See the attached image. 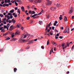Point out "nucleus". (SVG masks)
Listing matches in <instances>:
<instances>
[{"instance_id":"obj_1","label":"nucleus","mask_w":74,"mask_h":74,"mask_svg":"<svg viewBox=\"0 0 74 74\" xmlns=\"http://www.w3.org/2000/svg\"><path fill=\"white\" fill-rule=\"evenodd\" d=\"M52 1H50L49 2H48L46 3V5H49L52 4Z\"/></svg>"},{"instance_id":"obj_2","label":"nucleus","mask_w":74,"mask_h":74,"mask_svg":"<svg viewBox=\"0 0 74 74\" xmlns=\"http://www.w3.org/2000/svg\"><path fill=\"white\" fill-rule=\"evenodd\" d=\"M70 9V12H69V13L70 14H72V12H73V8H71Z\"/></svg>"},{"instance_id":"obj_3","label":"nucleus","mask_w":74,"mask_h":74,"mask_svg":"<svg viewBox=\"0 0 74 74\" xmlns=\"http://www.w3.org/2000/svg\"><path fill=\"white\" fill-rule=\"evenodd\" d=\"M56 9V7H51L50 8V10H52V11H53V10H55Z\"/></svg>"},{"instance_id":"obj_4","label":"nucleus","mask_w":74,"mask_h":74,"mask_svg":"<svg viewBox=\"0 0 74 74\" xmlns=\"http://www.w3.org/2000/svg\"><path fill=\"white\" fill-rule=\"evenodd\" d=\"M21 41H23V42H27V40L21 39Z\"/></svg>"},{"instance_id":"obj_5","label":"nucleus","mask_w":74,"mask_h":74,"mask_svg":"<svg viewBox=\"0 0 74 74\" xmlns=\"http://www.w3.org/2000/svg\"><path fill=\"white\" fill-rule=\"evenodd\" d=\"M56 7H61V5L59 3H57L56 5Z\"/></svg>"},{"instance_id":"obj_6","label":"nucleus","mask_w":74,"mask_h":74,"mask_svg":"<svg viewBox=\"0 0 74 74\" xmlns=\"http://www.w3.org/2000/svg\"><path fill=\"white\" fill-rule=\"evenodd\" d=\"M16 22V21L14 20V19L13 18L12 20V23H15Z\"/></svg>"},{"instance_id":"obj_7","label":"nucleus","mask_w":74,"mask_h":74,"mask_svg":"<svg viewBox=\"0 0 74 74\" xmlns=\"http://www.w3.org/2000/svg\"><path fill=\"white\" fill-rule=\"evenodd\" d=\"M64 21L65 22L67 21V18H66V16H65V18H64Z\"/></svg>"},{"instance_id":"obj_8","label":"nucleus","mask_w":74,"mask_h":74,"mask_svg":"<svg viewBox=\"0 0 74 74\" xmlns=\"http://www.w3.org/2000/svg\"><path fill=\"white\" fill-rule=\"evenodd\" d=\"M22 11H25V8L23 6L21 7V8Z\"/></svg>"},{"instance_id":"obj_9","label":"nucleus","mask_w":74,"mask_h":74,"mask_svg":"<svg viewBox=\"0 0 74 74\" xmlns=\"http://www.w3.org/2000/svg\"><path fill=\"white\" fill-rule=\"evenodd\" d=\"M14 11H15L14 10L12 9V10H10V13H13L14 12Z\"/></svg>"},{"instance_id":"obj_10","label":"nucleus","mask_w":74,"mask_h":74,"mask_svg":"<svg viewBox=\"0 0 74 74\" xmlns=\"http://www.w3.org/2000/svg\"><path fill=\"white\" fill-rule=\"evenodd\" d=\"M36 3H40L41 2V0H36Z\"/></svg>"},{"instance_id":"obj_11","label":"nucleus","mask_w":74,"mask_h":74,"mask_svg":"<svg viewBox=\"0 0 74 74\" xmlns=\"http://www.w3.org/2000/svg\"><path fill=\"white\" fill-rule=\"evenodd\" d=\"M49 16H50V14H48L47 15H46V18H47V19H48V18H49Z\"/></svg>"},{"instance_id":"obj_12","label":"nucleus","mask_w":74,"mask_h":74,"mask_svg":"<svg viewBox=\"0 0 74 74\" xmlns=\"http://www.w3.org/2000/svg\"><path fill=\"white\" fill-rule=\"evenodd\" d=\"M48 25H47L46 27V29H45L46 31H47V30H48Z\"/></svg>"},{"instance_id":"obj_13","label":"nucleus","mask_w":74,"mask_h":74,"mask_svg":"<svg viewBox=\"0 0 74 74\" xmlns=\"http://www.w3.org/2000/svg\"><path fill=\"white\" fill-rule=\"evenodd\" d=\"M14 71L15 73L16 72V71L17 70V69L16 68H14Z\"/></svg>"},{"instance_id":"obj_14","label":"nucleus","mask_w":74,"mask_h":74,"mask_svg":"<svg viewBox=\"0 0 74 74\" xmlns=\"http://www.w3.org/2000/svg\"><path fill=\"white\" fill-rule=\"evenodd\" d=\"M33 40H32L31 41H29V42H30V44H32L33 42Z\"/></svg>"},{"instance_id":"obj_15","label":"nucleus","mask_w":74,"mask_h":74,"mask_svg":"<svg viewBox=\"0 0 74 74\" xmlns=\"http://www.w3.org/2000/svg\"><path fill=\"white\" fill-rule=\"evenodd\" d=\"M10 38L8 37L6 38L5 40H10Z\"/></svg>"},{"instance_id":"obj_16","label":"nucleus","mask_w":74,"mask_h":74,"mask_svg":"<svg viewBox=\"0 0 74 74\" xmlns=\"http://www.w3.org/2000/svg\"><path fill=\"white\" fill-rule=\"evenodd\" d=\"M10 23H8V24H7V26L8 27H10Z\"/></svg>"},{"instance_id":"obj_17","label":"nucleus","mask_w":74,"mask_h":74,"mask_svg":"<svg viewBox=\"0 0 74 74\" xmlns=\"http://www.w3.org/2000/svg\"><path fill=\"white\" fill-rule=\"evenodd\" d=\"M30 47L29 46H28L27 47H26V49H29V48H30Z\"/></svg>"},{"instance_id":"obj_18","label":"nucleus","mask_w":74,"mask_h":74,"mask_svg":"<svg viewBox=\"0 0 74 74\" xmlns=\"http://www.w3.org/2000/svg\"><path fill=\"white\" fill-rule=\"evenodd\" d=\"M3 26H4V28H5V29H7V27L6 25H4Z\"/></svg>"},{"instance_id":"obj_19","label":"nucleus","mask_w":74,"mask_h":74,"mask_svg":"<svg viewBox=\"0 0 74 74\" xmlns=\"http://www.w3.org/2000/svg\"><path fill=\"white\" fill-rule=\"evenodd\" d=\"M11 14V15H12V14H11L10 13H9L8 14V15H10Z\"/></svg>"},{"instance_id":"obj_20","label":"nucleus","mask_w":74,"mask_h":74,"mask_svg":"<svg viewBox=\"0 0 74 74\" xmlns=\"http://www.w3.org/2000/svg\"><path fill=\"white\" fill-rule=\"evenodd\" d=\"M67 29H65V30L64 31L63 33H67Z\"/></svg>"},{"instance_id":"obj_21","label":"nucleus","mask_w":74,"mask_h":74,"mask_svg":"<svg viewBox=\"0 0 74 74\" xmlns=\"http://www.w3.org/2000/svg\"><path fill=\"white\" fill-rule=\"evenodd\" d=\"M1 32H5V30H4V29H3L1 30Z\"/></svg>"},{"instance_id":"obj_22","label":"nucleus","mask_w":74,"mask_h":74,"mask_svg":"<svg viewBox=\"0 0 74 74\" xmlns=\"http://www.w3.org/2000/svg\"><path fill=\"white\" fill-rule=\"evenodd\" d=\"M28 12H29V14H30L31 13H32V11L31 10H29V11Z\"/></svg>"},{"instance_id":"obj_23","label":"nucleus","mask_w":74,"mask_h":74,"mask_svg":"<svg viewBox=\"0 0 74 74\" xmlns=\"http://www.w3.org/2000/svg\"><path fill=\"white\" fill-rule=\"evenodd\" d=\"M15 4L16 5V6H17L18 5V3H17L16 2H15Z\"/></svg>"},{"instance_id":"obj_24","label":"nucleus","mask_w":74,"mask_h":74,"mask_svg":"<svg viewBox=\"0 0 74 74\" xmlns=\"http://www.w3.org/2000/svg\"><path fill=\"white\" fill-rule=\"evenodd\" d=\"M13 41H15V40H16V38H13Z\"/></svg>"},{"instance_id":"obj_25","label":"nucleus","mask_w":74,"mask_h":74,"mask_svg":"<svg viewBox=\"0 0 74 74\" xmlns=\"http://www.w3.org/2000/svg\"><path fill=\"white\" fill-rule=\"evenodd\" d=\"M49 40H48L47 42V45H48V44H49Z\"/></svg>"},{"instance_id":"obj_26","label":"nucleus","mask_w":74,"mask_h":74,"mask_svg":"<svg viewBox=\"0 0 74 74\" xmlns=\"http://www.w3.org/2000/svg\"><path fill=\"white\" fill-rule=\"evenodd\" d=\"M42 23V22L41 21H39V24H40V25H41Z\"/></svg>"},{"instance_id":"obj_27","label":"nucleus","mask_w":74,"mask_h":74,"mask_svg":"<svg viewBox=\"0 0 74 74\" xmlns=\"http://www.w3.org/2000/svg\"><path fill=\"white\" fill-rule=\"evenodd\" d=\"M27 20H29V19H30V17H27Z\"/></svg>"},{"instance_id":"obj_28","label":"nucleus","mask_w":74,"mask_h":74,"mask_svg":"<svg viewBox=\"0 0 74 74\" xmlns=\"http://www.w3.org/2000/svg\"><path fill=\"white\" fill-rule=\"evenodd\" d=\"M6 19L7 18H4L3 19V21H5L6 20Z\"/></svg>"},{"instance_id":"obj_29","label":"nucleus","mask_w":74,"mask_h":74,"mask_svg":"<svg viewBox=\"0 0 74 74\" xmlns=\"http://www.w3.org/2000/svg\"><path fill=\"white\" fill-rule=\"evenodd\" d=\"M11 3H15V1H14L13 0H12L11 1Z\"/></svg>"},{"instance_id":"obj_30","label":"nucleus","mask_w":74,"mask_h":74,"mask_svg":"<svg viewBox=\"0 0 74 74\" xmlns=\"http://www.w3.org/2000/svg\"><path fill=\"white\" fill-rule=\"evenodd\" d=\"M10 32H6L5 34L6 35H7V34H8V33H10Z\"/></svg>"},{"instance_id":"obj_31","label":"nucleus","mask_w":74,"mask_h":74,"mask_svg":"<svg viewBox=\"0 0 74 74\" xmlns=\"http://www.w3.org/2000/svg\"><path fill=\"white\" fill-rule=\"evenodd\" d=\"M17 16H18V15H17V14H16V15H15L14 16L15 18H16Z\"/></svg>"},{"instance_id":"obj_32","label":"nucleus","mask_w":74,"mask_h":74,"mask_svg":"<svg viewBox=\"0 0 74 74\" xmlns=\"http://www.w3.org/2000/svg\"><path fill=\"white\" fill-rule=\"evenodd\" d=\"M51 22H50L48 25V26L49 27L50 26H51Z\"/></svg>"},{"instance_id":"obj_33","label":"nucleus","mask_w":74,"mask_h":74,"mask_svg":"<svg viewBox=\"0 0 74 74\" xmlns=\"http://www.w3.org/2000/svg\"><path fill=\"white\" fill-rule=\"evenodd\" d=\"M32 13H33L34 14H35V11H32Z\"/></svg>"},{"instance_id":"obj_34","label":"nucleus","mask_w":74,"mask_h":74,"mask_svg":"<svg viewBox=\"0 0 74 74\" xmlns=\"http://www.w3.org/2000/svg\"><path fill=\"white\" fill-rule=\"evenodd\" d=\"M53 43L54 45L57 44V43H56V42H55L54 41H53Z\"/></svg>"},{"instance_id":"obj_35","label":"nucleus","mask_w":74,"mask_h":74,"mask_svg":"<svg viewBox=\"0 0 74 74\" xmlns=\"http://www.w3.org/2000/svg\"><path fill=\"white\" fill-rule=\"evenodd\" d=\"M60 20L61 21L62 20V17L61 16H60L59 17Z\"/></svg>"},{"instance_id":"obj_36","label":"nucleus","mask_w":74,"mask_h":74,"mask_svg":"<svg viewBox=\"0 0 74 74\" xmlns=\"http://www.w3.org/2000/svg\"><path fill=\"white\" fill-rule=\"evenodd\" d=\"M10 19H12V18H13V16L11 15V16H10Z\"/></svg>"},{"instance_id":"obj_37","label":"nucleus","mask_w":74,"mask_h":74,"mask_svg":"<svg viewBox=\"0 0 74 74\" xmlns=\"http://www.w3.org/2000/svg\"><path fill=\"white\" fill-rule=\"evenodd\" d=\"M3 27H0V30H1L3 29Z\"/></svg>"},{"instance_id":"obj_38","label":"nucleus","mask_w":74,"mask_h":74,"mask_svg":"<svg viewBox=\"0 0 74 74\" xmlns=\"http://www.w3.org/2000/svg\"><path fill=\"white\" fill-rule=\"evenodd\" d=\"M9 5H12V3L11 2L9 3Z\"/></svg>"},{"instance_id":"obj_39","label":"nucleus","mask_w":74,"mask_h":74,"mask_svg":"<svg viewBox=\"0 0 74 74\" xmlns=\"http://www.w3.org/2000/svg\"><path fill=\"white\" fill-rule=\"evenodd\" d=\"M1 18H3L4 16V15L3 14H1Z\"/></svg>"},{"instance_id":"obj_40","label":"nucleus","mask_w":74,"mask_h":74,"mask_svg":"<svg viewBox=\"0 0 74 74\" xmlns=\"http://www.w3.org/2000/svg\"><path fill=\"white\" fill-rule=\"evenodd\" d=\"M51 51L52 52H53V53H54V52H53V48H51Z\"/></svg>"},{"instance_id":"obj_41","label":"nucleus","mask_w":74,"mask_h":74,"mask_svg":"<svg viewBox=\"0 0 74 74\" xmlns=\"http://www.w3.org/2000/svg\"><path fill=\"white\" fill-rule=\"evenodd\" d=\"M7 2H8V3H10V2H11V1H10V0H8L7 1Z\"/></svg>"},{"instance_id":"obj_42","label":"nucleus","mask_w":74,"mask_h":74,"mask_svg":"<svg viewBox=\"0 0 74 74\" xmlns=\"http://www.w3.org/2000/svg\"><path fill=\"white\" fill-rule=\"evenodd\" d=\"M8 22L9 23H11L12 22V21L11 20H9V21H8Z\"/></svg>"},{"instance_id":"obj_43","label":"nucleus","mask_w":74,"mask_h":74,"mask_svg":"<svg viewBox=\"0 0 74 74\" xmlns=\"http://www.w3.org/2000/svg\"><path fill=\"white\" fill-rule=\"evenodd\" d=\"M64 45H65V44H64V43H63L62 44V47H64Z\"/></svg>"},{"instance_id":"obj_44","label":"nucleus","mask_w":74,"mask_h":74,"mask_svg":"<svg viewBox=\"0 0 74 74\" xmlns=\"http://www.w3.org/2000/svg\"><path fill=\"white\" fill-rule=\"evenodd\" d=\"M15 10H18V7H15L14 8Z\"/></svg>"},{"instance_id":"obj_45","label":"nucleus","mask_w":74,"mask_h":74,"mask_svg":"<svg viewBox=\"0 0 74 74\" xmlns=\"http://www.w3.org/2000/svg\"><path fill=\"white\" fill-rule=\"evenodd\" d=\"M26 36H27L26 34L24 36V38H26Z\"/></svg>"},{"instance_id":"obj_46","label":"nucleus","mask_w":74,"mask_h":74,"mask_svg":"<svg viewBox=\"0 0 74 74\" xmlns=\"http://www.w3.org/2000/svg\"><path fill=\"white\" fill-rule=\"evenodd\" d=\"M5 6H6V4L5 3H4V4H3V7H5Z\"/></svg>"},{"instance_id":"obj_47","label":"nucleus","mask_w":74,"mask_h":74,"mask_svg":"<svg viewBox=\"0 0 74 74\" xmlns=\"http://www.w3.org/2000/svg\"><path fill=\"white\" fill-rule=\"evenodd\" d=\"M6 6L7 7H8V6H9V4H6Z\"/></svg>"},{"instance_id":"obj_48","label":"nucleus","mask_w":74,"mask_h":74,"mask_svg":"<svg viewBox=\"0 0 74 74\" xmlns=\"http://www.w3.org/2000/svg\"><path fill=\"white\" fill-rule=\"evenodd\" d=\"M4 3V1H3L1 2V4H3Z\"/></svg>"},{"instance_id":"obj_49","label":"nucleus","mask_w":74,"mask_h":74,"mask_svg":"<svg viewBox=\"0 0 74 74\" xmlns=\"http://www.w3.org/2000/svg\"><path fill=\"white\" fill-rule=\"evenodd\" d=\"M52 30H54V29H55V27H52Z\"/></svg>"},{"instance_id":"obj_50","label":"nucleus","mask_w":74,"mask_h":74,"mask_svg":"<svg viewBox=\"0 0 74 74\" xmlns=\"http://www.w3.org/2000/svg\"><path fill=\"white\" fill-rule=\"evenodd\" d=\"M38 39H35L34 40H33V41H36Z\"/></svg>"},{"instance_id":"obj_51","label":"nucleus","mask_w":74,"mask_h":74,"mask_svg":"<svg viewBox=\"0 0 74 74\" xmlns=\"http://www.w3.org/2000/svg\"><path fill=\"white\" fill-rule=\"evenodd\" d=\"M29 1H30L31 2H33L34 0H29Z\"/></svg>"},{"instance_id":"obj_52","label":"nucleus","mask_w":74,"mask_h":74,"mask_svg":"<svg viewBox=\"0 0 74 74\" xmlns=\"http://www.w3.org/2000/svg\"><path fill=\"white\" fill-rule=\"evenodd\" d=\"M30 16H32V18H33V17H34L35 16L34 15H32V16L31 15Z\"/></svg>"},{"instance_id":"obj_53","label":"nucleus","mask_w":74,"mask_h":74,"mask_svg":"<svg viewBox=\"0 0 74 74\" xmlns=\"http://www.w3.org/2000/svg\"><path fill=\"white\" fill-rule=\"evenodd\" d=\"M55 32H58L59 31H58L56 29H55Z\"/></svg>"},{"instance_id":"obj_54","label":"nucleus","mask_w":74,"mask_h":74,"mask_svg":"<svg viewBox=\"0 0 74 74\" xmlns=\"http://www.w3.org/2000/svg\"><path fill=\"white\" fill-rule=\"evenodd\" d=\"M59 33H58L56 34V36H57V37H58V36H59Z\"/></svg>"},{"instance_id":"obj_55","label":"nucleus","mask_w":74,"mask_h":74,"mask_svg":"<svg viewBox=\"0 0 74 74\" xmlns=\"http://www.w3.org/2000/svg\"><path fill=\"white\" fill-rule=\"evenodd\" d=\"M55 23H56H56H58V21H55Z\"/></svg>"},{"instance_id":"obj_56","label":"nucleus","mask_w":74,"mask_h":74,"mask_svg":"<svg viewBox=\"0 0 74 74\" xmlns=\"http://www.w3.org/2000/svg\"><path fill=\"white\" fill-rule=\"evenodd\" d=\"M6 23H7V22H6V21H4V22L3 24H6Z\"/></svg>"},{"instance_id":"obj_57","label":"nucleus","mask_w":74,"mask_h":74,"mask_svg":"<svg viewBox=\"0 0 74 74\" xmlns=\"http://www.w3.org/2000/svg\"><path fill=\"white\" fill-rule=\"evenodd\" d=\"M5 2L6 3H7L8 2H7V0H5Z\"/></svg>"},{"instance_id":"obj_58","label":"nucleus","mask_w":74,"mask_h":74,"mask_svg":"<svg viewBox=\"0 0 74 74\" xmlns=\"http://www.w3.org/2000/svg\"><path fill=\"white\" fill-rule=\"evenodd\" d=\"M21 0H17V2H21Z\"/></svg>"},{"instance_id":"obj_59","label":"nucleus","mask_w":74,"mask_h":74,"mask_svg":"<svg viewBox=\"0 0 74 74\" xmlns=\"http://www.w3.org/2000/svg\"><path fill=\"white\" fill-rule=\"evenodd\" d=\"M51 53H52V52H51V50L49 52L50 55H51Z\"/></svg>"},{"instance_id":"obj_60","label":"nucleus","mask_w":74,"mask_h":74,"mask_svg":"<svg viewBox=\"0 0 74 74\" xmlns=\"http://www.w3.org/2000/svg\"><path fill=\"white\" fill-rule=\"evenodd\" d=\"M53 25L54 26H56V23H54L53 24Z\"/></svg>"},{"instance_id":"obj_61","label":"nucleus","mask_w":74,"mask_h":74,"mask_svg":"<svg viewBox=\"0 0 74 74\" xmlns=\"http://www.w3.org/2000/svg\"><path fill=\"white\" fill-rule=\"evenodd\" d=\"M59 38H60V39H62V36H60Z\"/></svg>"},{"instance_id":"obj_62","label":"nucleus","mask_w":74,"mask_h":74,"mask_svg":"<svg viewBox=\"0 0 74 74\" xmlns=\"http://www.w3.org/2000/svg\"><path fill=\"white\" fill-rule=\"evenodd\" d=\"M15 15V13H13V15L14 16V15Z\"/></svg>"},{"instance_id":"obj_63","label":"nucleus","mask_w":74,"mask_h":74,"mask_svg":"<svg viewBox=\"0 0 74 74\" xmlns=\"http://www.w3.org/2000/svg\"><path fill=\"white\" fill-rule=\"evenodd\" d=\"M61 29H62V30H63V27H61Z\"/></svg>"},{"instance_id":"obj_64","label":"nucleus","mask_w":74,"mask_h":74,"mask_svg":"<svg viewBox=\"0 0 74 74\" xmlns=\"http://www.w3.org/2000/svg\"><path fill=\"white\" fill-rule=\"evenodd\" d=\"M21 30H23V27H22L21 28Z\"/></svg>"}]
</instances>
